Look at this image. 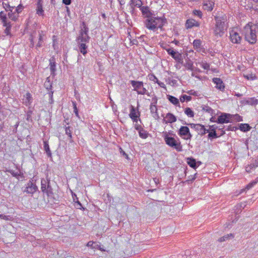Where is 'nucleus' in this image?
<instances>
[{"label":"nucleus","instance_id":"obj_43","mask_svg":"<svg viewBox=\"0 0 258 258\" xmlns=\"http://www.w3.org/2000/svg\"><path fill=\"white\" fill-rule=\"evenodd\" d=\"M32 113H33V111L32 109H29L27 112V114H26V119L28 120V121H32Z\"/></svg>","mask_w":258,"mask_h":258},{"label":"nucleus","instance_id":"obj_20","mask_svg":"<svg viewBox=\"0 0 258 258\" xmlns=\"http://www.w3.org/2000/svg\"><path fill=\"white\" fill-rule=\"evenodd\" d=\"M199 25H200V24L198 23V22H197V21H196L194 19H188L186 21V23H185L186 27L187 29L191 28L194 26L198 27V26H199Z\"/></svg>","mask_w":258,"mask_h":258},{"label":"nucleus","instance_id":"obj_52","mask_svg":"<svg viewBox=\"0 0 258 258\" xmlns=\"http://www.w3.org/2000/svg\"><path fill=\"white\" fill-rule=\"evenodd\" d=\"M245 77L247 79L251 80H255L256 79L255 76L253 75L252 74L247 75L246 76H245Z\"/></svg>","mask_w":258,"mask_h":258},{"label":"nucleus","instance_id":"obj_1","mask_svg":"<svg viewBox=\"0 0 258 258\" xmlns=\"http://www.w3.org/2000/svg\"><path fill=\"white\" fill-rule=\"evenodd\" d=\"M167 23L166 19L164 17H154L153 16H148L144 23L145 27L150 31L154 32L157 31L159 29L162 30L164 25Z\"/></svg>","mask_w":258,"mask_h":258},{"label":"nucleus","instance_id":"obj_61","mask_svg":"<svg viewBox=\"0 0 258 258\" xmlns=\"http://www.w3.org/2000/svg\"><path fill=\"white\" fill-rule=\"evenodd\" d=\"M74 196H75V197H74V196H73V197L74 199V201L75 202H76L78 204V205H79V206L82 207V205L79 201H76V199L78 200V198L77 197V196L76 195H74Z\"/></svg>","mask_w":258,"mask_h":258},{"label":"nucleus","instance_id":"obj_29","mask_svg":"<svg viewBox=\"0 0 258 258\" xmlns=\"http://www.w3.org/2000/svg\"><path fill=\"white\" fill-rule=\"evenodd\" d=\"M184 113L188 117H193L195 115V112L192 109L189 107H186L184 109Z\"/></svg>","mask_w":258,"mask_h":258},{"label":"nucleus","instance_id":"obj_12","mask_svg":"<svg viewBox=\"0 0 258 258\" xmlns=\"http://www.w3.org/2000/svg\"><path fill=\"white\" fill-rule=\"evenodd\" d=\"M214 5V0H203V8L204 10L211 12L213 10Z\"/></svg>","mask_w":258,"mask_h":258},{"label":"nucleus","instance_id":"obj_11","mask_svg":"<svg viewBox=\"0 0 258 258\" xmlns=\"http://www.w3.org/2000/svg\"><path fill=\"white\" fill-rule=\"evenodd\" d=\"M168 54L172 56L176 61L179 63L183 62L181 54L178 52L175 51L172 48L166 49Z\"/></svg>","mask_w":258,"mask_h":258},{"label":"nucleus","instance_id":"obj_40","mask_svg":"<svg viewBox=\"0 0 258 258\" xmlns=\"http://www.w3.org/2000/svg\"><path fill=\"white\" fill-rule=\"evenodd\" d=\"M17 180L22 181L23 179H25V176L24 175V173L20 170L19 171H17Z\"/></svg>","mask_w":258,"mask_h":258},{"label":"nucleus","instance_id":"obj_13","mask_svg":"<svg viewBox=\"0 0 258 258\" xmlns=\"http://www.w3.org/2000/svg\"><path fill=\"white\" fill-rule=\"evenodd\" d=\"M231 118V115L229 114L223 113L220 115L216 121L218 123H225L230 122V119Z\"/></svg>","mask_w":258,"mask_h":258},{"label":"nucleus","instance_id":"obj_18","mask_svg":"<svg viewBox=\"0 0 258 258\" xmlns=\"http://www.w3.org/2000/svg\"><path fill=\"white\" fill-rule=\"evenodd\" d=\"M22 99V103L26 106H28L32 102L33 98L31 94L27 92L25 95H24Z\"/></svg>","mask_w":258,"mask_h":258},{"label":"nucleus","instance_id":"obj_57","mask_svg":"<svg viewBox=\"0 0 258 258\" xmlns=\"http://www.w3.org/2000/svg\"><path fill=\"white\" fill-rule=\"evenodd\" d=\"M199 124H195V123H189L188 125L190 126V127L192 128H194L196 131V128L199 126Z\"/></svg>","mask_w":258,"mask_h":258},{"label":"nucleus","instance_id":"obj_54","mask_svg":"<svg viewBox=\"0 0 258 258\" xmlns=\"http://www.w3.org/2000/svg\"><path fill=\"white\" fill-rule=\"evenodd\" d=\"M29 40L30 41V47H33L34 46V42L33 41V37L32 35H31L29 38Z\"/></svg>","mask_w":258,"mask_h":258},{"label":"nucleus","instance_id":"obj_30","mask_svg":"<svg viewBox=\"0 0 258 258\" xmlns=\"http://www.w3.org/2000/svg\"><path fill=\"white\" fill-rule=\"evenodd\" d=\"M250 126L247 123H241L239 125V129L242 132H247L250 130Z\"/></svg>","mask_w":258,"mask_h":258},{"label":"nucleus","instance_id":"obj_38","mask_svg":"<svg viewBox=\"0 0 258 258\" xmlns=\"http://www.w3.org/2000/svg\"><path fill=\"white\" fill-rule=\"evenodd\" d=\"M139 136L142 139H146L148 137V133L143 128L139 132Z\"/></svg>","mask_w":258,"mask_h":258},{"label":"nucleus","instance_id":"obj_48","mask_svg":"<svg viewBox=\"0 0 258 258\" xmlns=\"http://www.w3.org/2000/svg\"><path fill=\"white\" fill-rule=\"evenodd\" d=\"M73 108H74V112L75 113L76 115L78 116V111L77 107V104L76 102H73Z\"/></svg>","mask_w":258,"mask_h":258},{"label":"nucleus","instance_id":"obj_17","mask_svg":"<svg viewBox=\"0 0 258 258\" xmlns=\"http://www.w3.org/2000/svg\"><path fill=\"white\" fill-rule=\"evenodd\" d=\"M187 163L191 168L196 169L201 164V162H197L196 160L192 157L187 158Z\"/></svg>","mask_w":258,"mask_h":258},{"label":"nucleus","instance_id":"obj_59","mask_svg":"<svg viewBox=\"0 0 258 258\" xmlns=\"http://www.w3.org/2000/svg\"><path fill=\"white\" fill-rule=\"evenodd\" d=\"M135 128L139 132L143 129V127L140 125L137 124H135Z\"/></svg>","mask_w":258,"mask_h":258},{"label":"nucleus","instance_id":"obj_51","mask_svg":"<svg viewBox=\"0 0 258 258\" xmlns=\"http://www.w3.org/2000/svg\"><path fill=\"white\" fill-rule=\"evenodd\" d=\"M149 79L152 81H153L154 82H155L156 81H157V78L153 74H151V75H149Z\"/></svg>","mask_w":258,"mask_h":258},{"label":"nucleus","instance_id":"obj_21","mask_svg":"<svg viewBox=\"0 0 258 258\" xmlns=\"http://www.w3.org/2000/svg\"><path fill=\"white\" fill-rule=\"evenodd\" d=\"M77 43L78 44L80 52L82 53L83 55H85L87 53V46L86 45V43L77 42Z\"/></svg>","mask_w":258,"mask_h":258},{"label":"nucleus","instance_id":"obj_36","mask_svg":"<svg viewBox=\"0 0 258 258\" xmlns=\"http://www.w3.org/2000/svg\"><path fill=\"white\" fill-rule=\"evenodd\" d=\"M247 103L250 105H256L258 104V100L254 97L250 98L247 100Z\"/></svg>","mask_w":258,"mask_h":258},{"label":"nucleus","instance_id":"obj_33","mask_svg":"<svg viewBox=\"0 0 258 258\" xmlns=\"http://www.w3.org/2000/svg\"><path fill=\"white\" fill-rule=\"evenodd\" d=\"M202 110L212 115L214 113V110L210 107L206 105H204L202 107Z\"/></svg>","mask_w":258,"mask_h":258},{"label":"nucleus","instance_id":"obj_35","mask_svg":"<svg viewBox=\"0 0 258 258\" xmlns=\"http://www.w3.org/2000/svg\"><path fill=\"white\" fill-rule=\"evenodd\" d=\"M4 26L6 27V29L5 30L4 33L6 35H10V31L11 28V25L10 23H7L6 25H4Z\"/></svg>","mask_w":258,"mask_h":258},{"label":"nucleus","instance_id":"obj_15","mask_svg":"<svg viewBox=\"0 0 258 258\" xmlns=\"http://www.w3.org/2000/svg\"><path fill=\"white\" fill-rule=\"evenodd\" d=\"M213 82L216 84V88L218 90L223 91L225 89V86L222 80L219 78H214Z\"/></svg>","mask_w":258,"mask_h":258},{"label":"nucleus","instance_id":"obj_34","mask_svg":"<svg viewBox=\"0 0 258 258\" xmlns=\"http://www.w3.org/2000/svg\"><path fill=\"white\" fill-rule=\"evenodd\" d=\"M234 236L232 234H228L227 235H225L223 236V237H221L218 239V241L220 242H224L226 241L227 239H229L231 237H233Z\"/></svg>","mask_w":258,"mask_h":258},{"label":"nucleus","instance_id":"obj_47","mask_svg":"<svg viewBox=\"0 0 258 258\" xmlns=\"http://www.w3.org/2000/svg\"><path fill=\"white\" fill-rule=\"evenodd\" d=\"M48 96H49V103L50 104H52L54 102L53 99V92L50 91L48 92Z\"/></svg>","mask_w":258,"mask_h":258},{"label":"nucleus","instance_id":"obj_39","mask_svg":"<svg viewBox=\"0 0 258 258\" xmlns=\"http://www.w3.org/2000/svg\"><path fill=\"white\" fill-rule=\"evenodd\" d=\"M131 3L134 6L138 8L141 7L142 5L141 0H131Z\"/></svg>","mask_w":258,"mask_h":258},{"label":"nucleus","instance_id":"obj_55","mask_svg":"<svg viewBox=\"0 0 258 258\" xmlns=\"http://www.w3.org/2000/svg\"><path fill=\"white\" fill-rule=\"evenodd\" d=\"M8 17L10 19L13 20H14L15 21V19H16V16L15 15V14L12 13H8Z\"/></svg>","mask_w":258,"mask_h":258},{"label":"nucleus","instance_id":"obj_8","mask_svg":"<svg viewBox=\"0 0 258 258\" xmlns=\"http://www.w3.org/2000/svg\"><path fill=\"white\" fill-rule=\"evenodd\" d=\"M38 190V187L33 180H30L26 184L25 187H22V190L24 192L27 194L32 195Z\"/></svg>","mask_w":258,"mask_h":258},{"label":"nucleus","instance_id":"obj_62","mask_svg":"<svg viewBox=\"0 0 258 258\" xmlns=\"http://www.w3.org/2000/svg\"><path fill=\"white\" fill-rule=\"evenodd\" d=\"M235 119L237 121H242V117L240 116V115H238V114H236L235 115Z\"/></svg>","mask_w":258,"mask_h":258},{"label":"nucleus","instance_id":"obj_37","mask_svg":"<svg viewBox=\"0 0 258 258\" xmlns=\"http://www.w3.org/2000/svg\"><path fill=\"white\" fill-rule=\"evenodd\" d=\"M184 66L187 70L192 71L193 70V63L190 60L187 61L184 64Z\"/></svg>","mask_w":258,"mask_h":258},{"label":"nucleus","instance_id":"obj_32","mask_svg":"<svg viewBox=\"0 0 258 258\" xmlns=\"http://www.w3.org/2000/svg\"><path fill=\"white\" fill-rule=\"evenodd\" d=\"M202 41L200 39H195L193 42V46L195 49H199L201 48Z\"/></svg>","mask_w":258,"mask_h":258},{"label":"nucleus","instance_id":"obj_49","mask_svg":"<svg viewBox=\"0 0 258 258\" xmlns=\"http://www.w3.org/2000/svg\"><path fill=\"white\" fill-rule=\"evenodd\" d=\"M193 13L195 15L198 16L200 18L202 17V13L200 10H194Z\"/></svg>","mask_w":258,"mask_h":258},{"label":"nucleus","instance_id":"obj_27","mask_svg":"<svg viewBox=\"0 0 258 258\" xmlns=\"http://www.w3.org/2000/svg\"><path fill=\"white\" fill-rule=\"evenodd\" d=\"M168 99L169 101L173 104L176 106H180L179 100L177 98L171 95H168Z\"/></svg>","mask_w":258,"mask_h":258},{"label":"nucleus","instance_id":"obj_56","mask_svg":"<svg viewBox=\"0 0 258 258\" xmlns=\"http://www.w3.org/2000/svg\"><path fill=\"white\" fill-rule=\"evenodd\" d=\"M187 93L190 95L197 96V92L194 90H191L187 92Z\"/></svg>","mask_w":258,"mask_h":258},{"label":"nucleus","instance_id":"obj_28","mask_svg":"<svg viewBox=\"0 0 258 258\" xmlns=\"http://www.w3.org/2000/svg\"><path fill=\"white\" fill-rule=\"evenodd\" d=\"M37 14L39 16H43L44 15V11L43 10L42 5L41 3V1L39 0L37 3Z\"/></svg>","mask_w":258,"mask_h":258},{"label":"nucleus","instance_id":"obj_10","mask_svg":"<svg viewBox=\"0 0 258 258\" xmlns=\"http://www.w3.org/2000/svg\"><path fill=\"white\" fill-rule=\"evenodd\" d=\"M230 39L233 43L238 44L240 43L241 37L236 29H232L229 32Z\"/></svg>","mask_w":258,"mask_h":258},{"label":"nucleus","instance_id":"obj_31","mask_svg":"<svg viewBox=\"0 0 258 258\" xmlns=\"http://www.w3.org/2000/svg\"><path fill=\"white\" fill-rule=\"evenodd\" d=\"M44 149L48 157L51 156V153L49 149L48 143L47 141H44Z\"/></svg>","mask_w":258,"mask_h":258},{"label":"nucleus","instance_id":"obj_53","mask_svg":"<svg viewBox=\"0 0 258 258\" xmlns=\"http://www.w3.org/2000/svg\"><path fill=\"white\" fill-rule=\"evenodd\" d=\"M257 181H252L250 183H249L246 186V188L248 189L250 188H251L254 185H255L257 182Z\"/></svg>","mask_w":258,"mask_h":258},{"label":"nucleus","instance_id":"obj_64","mask_svg":"<svg viewBox=\"0 0 258 258\" xmlns=\"http://www.w3.org/2000/svg\"><path fill=\"white\" fill-rule=\"evenodd\" d=\"M158 85L161 88H165V85L163 82H160V83H158Z\"/></svg>","mask_w":258,"mask_h":258},{"label":"nucleus","instance_id":"obj_44","mask_svg":"<svg viewBox=\"0 0 258 258\" xmlns=\"http://www.w3.org/2000/svg\"><path fill=\"white\" fill-rule=\"evenodd\" d=\"M212 132L209 133L208 135L209 138H218V136L215 131V129L212 130Z\"/></svg>","mask_w":258,"mask_h":258},{"label":"nucleus","instance_id":"obj_60","mask_svg":"<svg viewBox=\"0 0 258 258\" xmlns=\"http://www.w3.org/2000/svg\"><path fill=\"white\" fill-rule=\"evenodd\" d=\"M44 85L46 87L47 89H48V90L51 89V85L50 84L49 81H48L47 82H45L44 84Z\"/></svg>","mask_w":258,"mask_h":258},{"label":"nucleus","instance_id":"obj_3","mask_svg":"<svg viewBox=\"0 0 258 258\" xmlns=\"http://www.w3.org/2000/svg\"><path fill=\"white\" fill-rule=\"evenodd\" d=\"M215 24L212 30L214 36L216 38L222 37L228 28V24L226 22L227 19L225 16L215 17Z\"/></svg>","mask_w":258,"mask_h":258},{"label":"nucleus","instance_id":"obj_14","mask_svg":"<svg viewBox=\"0 0 258 258\" xmlns=\"http://www.w3.org/2000/svg\"><path fill=\"white\" fill-rule=\"evenodd\" d=\"M129 116L133 121L137 122L138 118H139L140 116V113L139 111H136L135 108L133 106L131 105V110Z\"/></svg>","mask_w":258,"mask_h":258},{"label":"nucleus","instance_id":"obj_25","mask_svg":"<svg viewBox=\"0 0 258 258\" xmlns=\"http://www.w3.org/2000/svg\"><path fill=\"white\" fill-rule=\"evenodd\" d=\"M141 10L143 15H145L146 19L148 18V16H152L151 12L150 11V9L148 7H142L141 8Z\"/></svg>","mask_w":258,"mask_h":258},{"label":"nucleus","instance_id":"obj_19","mask_svg":"<svg viewBox=\"0 0 258 258\" xmlns=\"http://www.w3.org/2000/svg\"><path fill=\"white\" fill-rule=\"evenodd\" d=\"M87 246L90 247L92 249H98L103 251H105V250L101 247V244L99 242L90 241L87 243Z\"/></svg>","mask_w":258,"mask_h":258},{"label":"nucleus","instance_id":"obj_9","mask_svg":"<svg viewBox=\"0 0 258 258\" xmlns=\"http://www.w3.org/2000/svg\"><path fill=\"white\" fill-rule=\"evenodd\" d=\"M88 28L85 26L83 29H82L80 31L79 36L77 38V42H89L90 37L88 35Z\"/></svg>","mask_w":258,"mask_h":258},{"label":"nucleus","instance_id":"obj_41","mask_svg":"<svg viewBox=\"0 0 258 258\" xmlns=\"http://www.w3.org/2000/svg\"><path fill=\"white\" fill-rule=\"evenodd\" d=\"M0 18L2 20V22L4 25H6L7 24V16L3 12H0Z\"/></svg>","mask_w":258,"mask_h":258},{"label":"nucleus","instance_id":"obj_26","mask_svg":"<svg viewBox=\"0 0 258 258\" xmlns=\"http://www.w3.org/2000/svg\"><path fill=\"white\" fill-rule=\"evenodd\" d=\"M198 64L207 72L210 69V64L205 60H202L200 62H198Z\"/></svg>","mask_w":258,"mask_h":258},{"label":"nucleus","instance_id":"obj_50","mask_svg":"<svg viewBox=\"0 0 258 258\" xmlns=\"http://www.w3.org/2000/svg\"><path fill=\"white\" fill-rule=\"evenodd\" d=\"M65 131H66V134L67 135H68V136L70 138H72V132H71V131L70 130V127L69 126L66 127Z\"/></svg>","mask_w":258,"mask_h":258},{"label":"nucleus","instance_id":"obj_24","mask_svg":"<svg viewBox=\"0 0 258 258\" xmlns=\"http://www.w3.org/2000/svg\"><path fill=\"white\" fill-rule=\"evenodd\" d=\"M49 67L50 70L52 73H54L55 71V67H56V62H55V58L54 56L51 57L49 59Z\"/></svg>","mask_w":258,"mask_h":258},{"label":"nucleus","instance_id":"obj_7","mask_svg":"<svg viewBox=\"0 0 258 258\" xmlns=\"http://www.w3.org/2000/svg\"><path fill=\"white\" fill-rule=\"evenodd\" d=\"M177 134L181 138L185 140H190L192 137L189 132V128L186 126H181Z\"/></svg>","mask_w":258,"mask_h":258},{"label":"nucleus","instance_id":"obj_23","mask_svg":"<svg viewBox=\"0 0 258 258\" xmlns=\"http://www.w3.org/2000/svg\"><path fill=\"white\" fill-rule=\"evenodd\" d=\"M150 109L152 116L155 119L159 118V115L157 112V108L156 105H150Z\"/></svg>","mask_w":258,"mask_h":258},{"label":"nucleus","instance_id":"obj_5","mask_svg":"<svg viewBox=\"0 0 258 258\" xmlns=\"http://www.w3.org/2000/svg\"><path fill=\"white\" fill-rule=\"evenodd\" d=\"M41 189L47 197H52L53 195V189L50 185V180L48 178H43L41 181Z\"/></svg>","mask_w":258,"mask_h":258},{"label":"nucleus","instance_id":"obj_6","mask_svg":"<svg viewBox=\"0 0 258 258\" xmlns=\"http://www.w3.org/2000/svg\"><path fill=\"white\" fill-rule=\"evenodd\" d=\"M130 83L134 87V90L136 91L138 94H148L147 89L144 87L143 82L131 80Z\"/></svg>","mask_w":258,"mask_h":258},{"label":"nucleus","instance_id":"obj_42","mask_svg":"<svg viewBox=\"0 0 258 258\" xmlns=\"http://www.w3.org/2000/svg\"><path fill=\"white\" fill-rule=\"evenodd\" d=\"M191 100V97L190 96H187L186 95H183L181 96V97H180V101L181 102H183L185 100L186 101H190Z\"/></svg>","mask_w":258,"mask_h":258},{"label":"nucleus","instance_id":"obj_22","mask_svg":"<svg viewBox=\"0 0 258 258\" xmlns=\"http://www.w3.org/2000/svg\"><path fill=\"white\" fill-rule=\"evenodd\" d=\"M196 131H197L198 134L201 135H204L207 133L209 132V130H207L203 125L201 124H199V126L197 127Z\"/></svg>","mask_w":258,"mask_h":258},{"label":"nucleus","instance_id":"obj_45","mask_svg":"<svg viewBox=\"0 0 258 258\" xmlns=\"http://www.w3.org/2000/svg\"><path fill=\"white\" fill-rule=\"evenodd\" d=\"M4 5V8L6 9V11H10L11 12L13 11V9H14V7H11L9 4H6L3 3Z\"/></svg>","mask_w":258,"mask_h":258},{"label":"nucleus","instance_id":"obj_16","mask_svg":"<svg viewBox=\"0 0 258 258\" xmlns=\"http://www.w3.org/2000/svg\"><path fill=\"white\" fill-rule=\"evenodd\" d=\"M176 117L171 113H168L166 114L163 120L165 123H172L176 121Z\"/></svg>","mask_w":258,"mask_h":258},{"label":"nucleus","instance_id":"obj_58","mask_svg":"<svg viewBox=\"0 0 258 258\" xmlns=\"http://www.w3.org/2000/svg\"><path fill=\"white\" fill-rule=\"evenodd\" d=\"M157 103V98L156 96L153 97L152 99V102L151 103V105H156Z\"/></svg>","mask_w":258,"mask_h":258},{"label":"nucleus","instance_id":"obj_2","mask_svg":"<svg viewBox=\"0 0 258 258\" xmlns=\"http://www.w3.org/2000/svg\"><path fill=\"white\" fill-rule=\"evenodd\" d=\"M245 39L250 44H254L258 34V21L255 23H249L243 28Z\"/></svg>","mask_w":258,"mask_h":258},{"label":"nucleus","instance_id":"obj_46","mask_svg":"<svg viewBox=\"0 0 258 258\" xmlns=\"http://www.w3.org/2000/svg\"><path fill=\"white\" fill-rule=\"evenodd\" d=\"M0 218L7 220H12L13 219V217L10 215L6 216L3 214H0Z\"/></svg>","mask_w":258,"mask_h":258},{"label":"nucleus","instance_id":"obj_63","mask_svg":"<svg viewBox=\"0 0 258 258\" xmlns=\"http://www.w3.org/2000/svg\"><path fill=\"white\" fill-rule=\"evenodd\" d=\"M71 2L72 0H62V3L66 5H70Z\"/></svg>","mask_w":258,"mask_h":258},{"label":"nucleus","instance_id":"obj_4","mask_svg":"<svg viewBox=\"0 0 258 258\" xmlns=\"http://www.w3.org/2000/svg\"><path fill=\"white\" fill-rule=\"evenodd\" d=\"M164 139L166 144L169 147L175 149L177 152H181L182 151V147L179 139L177 138L175 139L174 138L170 137L167 133L164 136Z\"/></svg>","mask_w":258,"mask_h":258}]
</instances>
